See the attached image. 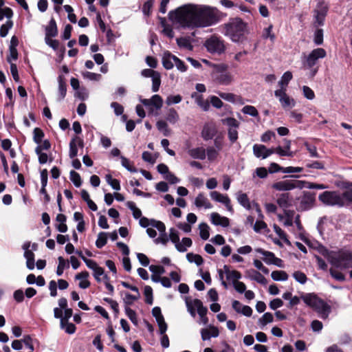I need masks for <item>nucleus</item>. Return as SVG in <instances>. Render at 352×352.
I'll return each instance as SVG.
<instances>
[{"label": "nucleus", "mask_w": 352, "mask_h": 352, "mask_svg": "<svg viewBox=\"0 0 352 352\" xmlns=\"http://www.w3.org/2000/svg\"><path fill=\"white\" fill-rule=\"evenodd\" d=\"M226 16L215 7L195 4L184 5L168 13L173 24L190 29L212 26Z\"/></svg>", "instance_id": "nucleus-1"}, {"label": "nucleus", "mask_w": 352, "mask_h": 352, "mask_svg": "<svg viewBox=\"0 0 352 352\" xmlns=\"http://www.w3.org/2000/svg\"><path fill=\"white\" fill-rule=\"evenodd\" d=\"M223 29L224 35L235 43L242 41L248 33L247 24L238 17L230 19L223 25Z\"/></svg>", "instance_id": "nucleus-2"}, {"label": "nucleus", "mask_w": 352, "mask_h": 352, "mask_svg": "<svg viewBox=\"0 0 352 352\" xmlns=\"http://www.w3.org/2000/svg\"><path fill=\"white\" fill-rule=\"evenodd\" d=\"M324 256L327 261L337 268L348 269L352 267V252L350 250L327 251Z\"/></svg>", "instance_id": "nucleus-3"}, {"label": "nucleus", "mask_w": 352, "mask_h": 352, "mask_svg": "<svg viewBox=\"0 0 352 352\" xmlns=\"http://www.w3.org/2000/svg\"><path fill=\"white\" fill-rule=\"evenodd\" d=\"M211 77L217 83L229 85L234 80L232 74L228 70V65L224 63L211 65Z\"/></svg>", "instance_id": "nucleus-4"}, {"label": "nucleus", "mask_w": 352, "mask_h": 352, "mask_svg": "<svg viewBox=\"0 0 352 352\" xmlns=\"http://www.w3.org/2000/svg\"><path fill=\"white\" fill-rule=\"evenodd\" d=\"M326 56L327 52L324 49L316 48L308 54H304L302 64L305 67L312 69L317 64L318 60L324 58Z\"/></svg>", "instance_id": "nucleus-5"}, {"label": "nucleus", "mask_w": 352, "mask_h": 352, "mask_svg": "<svg viewBox=\"0 0 352 352\" xmlns=\"http://www.w3.org/2000/svg\"><path fill=\"white\" fill-rule=\"evenodd\" d=\"M319 200L328 206H343L341 194L336 191H325L319 195Z\"/></svg>", "instance_id": "nucleus-6"}, {"label": "nucleus", "mask_w": 352, "mask_h": 352, "mask_svg": "<svg viewBox=\"0 0 352 352\" xmlns=\"http://www.w3.org/2000/svg\"><path fill=\"white\" fill-rule=\"evenodd\" d=\"M205 46L209 52L219 54L223 53L226 49L223 41L217 36H212L208 38Z\"/></svg>", "instance_id": "nucleus-7"}, {"label": "nucleus", "mask_w": 352, "mask_h": 352, "mask_svg": "<svg viewBox=\"0 0 352 352\" xmlns=\"http://www.w3.org/2000/svg\"><path fill=\"white\" fill-rule=\"evenodd\" d=\"M301 180H283L272 184V188L279 191H288L295 188L302 189L303 184Z\"/></svg>", "instance_id": "nucleus-8"}, {"label": "nucleus", "mask_w": 352, "mask_h": 352, "mask_svg": "<svg viewBox=\"0 0 352 352\" xmlns=\"http://www.w3.org/2000/svg\"><path fill=\"white\" fill-rule=\"evenodd\" d=\"M140 102L151 113L153 112L154 109H160L163 105L162 98L157 94L153 95L150 99H140Z\"/></svg>", "instance_id": "nucleus-9"}, {"label": "nucleus", "mask_w": 352, "mask_h": 352, "mask_svg": "<svg viewBox=\"0 0 352 352\" xmlns=\"http://www.w3.org/2000/svg\"><path fill=\"white\" fill-rule=\"evenodd\" d=\"M210 197L213 201L223 204L230 212H234V210L231 204V200L228 195L221 194L218 191L214 190L210 192Z\"/></svg>", "instance_id": "nucleus-10"}, {"label": "nucleus", "mask_w": 352, "mask_h": 352, "mask_svg": "<svg viewBox=\"0 0 352 352\" xmlns=\"http://www.w3.org/2000/svg\"><path fill=\"white\" fill-rule=\"evenodd\" d=\"M274 95L278 98L284 109L292 108L295 106V100L286 94V89H278L274 91Z\"/></svg>", "instance_id": "nucleus-11"}, {"label": "nucleus", "mask_w": 352, "mask_h": 352, "mask_svg": "<svg viewBox=\"0 0 352 352\" xmlns=\"http://www.w3.org/2000/svg\"><path fill=\"white\" fill-rule=\"evenodd\" d=\"M255 251L263 256V260L268 265H274L279 267H283V261L275 256L272 252L266 251L262 248H256Z\"/></svg>", "instance_id": "nucleus-12"}, {"label": "nucleus", "mask_w": 352, "mask_h": 352, "mask_svg": "<svg viewBox=\"0 0 352 352\" xmlns=\"http://www.w3.org/2000/svg\"><path fill=\"white\" fill-rule=\"evenodd\" d=\"M140 226L142 228H147L151 226L156 228L158 231H164L165 225L163 222L155 219H148L145 217H142L139 220Z\"/></svg>", "instance_id": "nucleus-13"}, {"label": "nucleus", "mask_w": 352, "mask_h": 352, "mask_svg": "<svg viewBox=\"0 0 352 352\" xmlns=\"http://www.w3.org/2000/svg\"><path fill=\"white\" fill-rule=\"evenodd\" d=\"M328 11V7L324 2H320L315 10L316 22L319 25H322Z\"/></svg>", "instance_id": "nucleus-14"}, {"label": "nucleus", "mask_w": 352, "mask_h": 352, "mask_svg": "<svg viewBox=\"0 0 352 352\" xmlns=\"http://www.w3.org/2000/svg\"><path fill=\"white\" fill-rule=\"evenodd\" d=\"M245 276L251 280H254L261 285H266L267 281L266 278L257 270L250 269L245 271Z\"/></svg>", "instance_id": "nucleus-15"}, {"label": "nucleus", "mask_w": 352, "mask_h": 352, "mask_svg": "<svg viewBox=\"0 0 352 352\" xmlns=\"http://www.w3.org/2000/svg\"><path fill=\"white\" fill-rule=\"evenodd\" d=\"M200 333L204 341L209 340L211 338H217L219 335L218 328L213 325H209L208 328L201 329Z\"/></svg>", "instance_id": "nucleus-16"}, {"label": "nucleus", "mask_w": 352, "mask_h": 352, "mask_svg": "<svg viewBox=\"0 0 352 352\" xmlns=\"http://www.w3.org/2000/svg\"><path fill=\"white\" fill-rule=\"evenodd\" d=\"M314 309L318 312L320 317L322 319L327 318L331 311L330 306L322 300L316 303Z\"/></svg>", "instance_id": "nucleus-17"}, {"label": "nucleus", "mask_w": 352, "mask_h": 352, "mask_svg": "<svg viewBox=\"0 0 352 352\" xmlns=\"http://www.w3.org/2000/svg\"><path fill=\"white\" fill-rule=\"evenodd\" d=\"M315 198L310 192L304 193L300 197V208L302 210H307L311 208L314 203Z\"/></svg>", "instance_id": "nucleus-18"}, {"label": "nucleus", "mask_w": 352, "mask_h": 352, "mask_svg": "<svg viewBox=\"0 0 352 352\" xmlns=\"http://www.w3.org/2000/svg\"><path fill=\"white\" fill-rule=\"evenodd\" d=\"M78 146L82 148L83 141L78 137H75L69 142V157L74 159L78 155Z\"/></svg>", "instance_id": "nucleus-19"}, {"label": "nucleus", "mask_w": 352, "mask_h": 352, "mask_svg": "<svg viewBox=\"0 0 352 352\" xmlns=\"http://www.w3.org/2000/svg\"><path fill=\"white\" fill-rule=\"evenodd\" d=\"M211 223L215 226H221L227 228L230 225V220L228 217H222L217 212H212L210 214Z\"/></svg>", "instance_id": "nucleus-20"}, {"label": "nucleus", "mask_w": 352, "mask_h": 352, "mask_svg": "<svg viewBox=\"0 0 352 352\" xmlns=\"http://www.w3.org/2000/svg\"><path fill=\"white\" fill-rule=\"evenodd\" d=\"M194 204L197 208H200L204 207L206 209H210L212 205L210 204L208 198L202 192H200L195 198Z\"/></svg>", "instance_id": "nucleus-21"}, {"label": "nucleus", "mask_w": 352, "mask_h": 352, "mask_svg": "<svg viewBox=\"0 0 352 352\" xmlns=\"http://www.w3.org/2000/svg\"><path fill=\"white\" fill-rule=\"evenodd\" d=\"M223 270L227 280H230L232 283V285L236 282H239V279L241 278V274L239 271L230 270L228 265H224Z\"/></svg>", "instance_id": "nucleus-22"}, {"label": "nucleus", "mask_w": 352, "mask_h": 352, "mask_svg": "<svg viewBox=\"0 0 352 352\" xmlns=\"http://www.w3.org/2000/svg\"><path fill=\"white\" fill-rule=\"evenodd\" d=\"M45 38H54L58 35V28L56 21L51 19L48 25L45 28Z\"/></svg>", "instance_id": "nucleus-23"}, {"label": "nucleus", "mask_w": 352, "mask_h": 352, "mask_svg": "<svg viewBox=\"0 0 352 352\" xmlns=\"http://www.w3.org/2000/svg\"><path fill=\"white\" fill-rule=\"evenodd\" d=\"M188 153L193 159L204 160L206 157V149L203 147L190 148Z\"/></svg>", "instance_id": "nucleus-24"}, {"label": "nucleus", "mask_w": 352, "mask_h": 352, "mask_svg": "<svg viewBox=\"0 0 352 352\" xmlns=\"http://www.w3.org/2000/svg\"><path fill=\"white\" fill-rule=\"evenodd\" d=\"M216 128L212 124L204 125L201 131V136L204 140H209L213 138L216 134Z\"/></svg>", "instance_id": "nucleus-25"}, {"label": "nucleus", "mask_w": 352, "mask_h": 352, "mask_svg": "<svg viewBox=\"0 0 352 352\" xmlns=\"http://www.w3.org/2000/svg\"><path fill=\"white\" fill-rule=\"evenodd\" d=\"M89 274L87 272H81L75 276V279L79 280L78 286L81 289H87L90 286V282L87 280Z\"/></svg>", "instance_id": "nucleus-26"}, {"label": "nucleus", "mask_w": 352, "mask_h": 352, "mask_svg": "<svg viewBox=\"0 0 352 352\" xmlns=\"http://www.w3.org/2000/svg\"><path fill=\"white\" fill-rule=\"evenodd\" d=\"M175 57L176 56L175 55L171 54L168 52H164L163 57H162L163 66L166 69H171L172 68H173L174 65H175L174 62H175Z\"/></svg>", "instance_id": "nucleus-27"}, {"label": "nucleus", "mask_w": 352, "mask_h": 352, "mask_svg": "<svg viewBox=\"0 0 352 352\" xmlns=\"http://www.w3.org/2000/svg\"><path fill=\"white\" fill-rule=\"evenodd\" d=\"M236 199L239 204L246 210L251 209V204L246 193L238 192L236 193Z\"/></svg>", "instance_id": "nucleus-28"}, {"label": "nucleus", "mask_w": 352, "mask_h": 352, "mask_svg": "<svg viewBox=\"0 0 352 352\" xmlns=\"http://www.w3.org/2000/svg\"><path fill=\"white\" fill-rule=\"evenodd\" d=\"M58 100L60 101L64 99L67 93V86L65 82L64 78L62 75H59L58 77Z\"/></svg>", "instance_id": "nucleus-29"}, {"label": "nucleus", "mask_w": 352, "mask_h": 352, "mask_svg": "<svg viewBox=\"0 0 352 352\" xmlns=\"http://www.w3.org/2000/svg\"><path fill=\"white\" fill-rule=\"evenodd\" d=\"M302 299L304 302L314 309V307L316 305L317 302H319L321 300L316 295L314 294H307L302 296Z\"/></svg>", "instance_id": "nucleus-30"}, {"label": "nucleus", "mask_w": 352, "mask_h": 352, "mask_svg": "<svg viewBox=\"0 0 352 352\" xmlns=\"http://www.w3.org/2000/svg\"><path fill=\"white\" fill-rule=\"evenodd\" d=\"M252 150L256 157L262 159H266L267 157V156H265L267 152L265 145L256 144L253 146Z\"/></svg>", "instance_id": "nucleus-31"}, {"label": "nucleus", "mask_w": 352, "mask_h": 352, "mask_svg": "<svg viewBox=\"0 0 352 352\" xmlns=\"http://www.w3.org/2000/svg\"><path fill=\"white\" fill-rule=\"evenodd\" d=\"M192 244V241L190 238L184 237L182 241L176 244V249L179 252H184L187 251L188 248H190Z\"/></svg>", "instance_id": "nucleus-32"}, {"label": "nucleus", "mask_w": 352, "mask_h": 352, "mask_svg": "<svg viewBox=\"0 0 352 352\" xmlns=\"http://www.w3.org/2000/svg\"><path fill=\"white\" fill-rule=\"evenodd\" d=\"M192 98L195 99L197 104L205 111H208L210 108V104L208 100H204L202 96L198 95L197 93L192 94Z\"/></svg>", "instance_id": "nucleus-33"}, {"label": "nucleus", "mask_w": 352, "mask_h": 352, "mask_svg": "<svg viewBox=\"0 0 352 352\" xmlns=\"http://www.w3.org/2000/svg\"><path fill=\"white\" fill-rule=\"evenodd\" d=\"M277 204L283 208H286L291 205V198L289 193H283L277 199Z\"/></svg>", "instance_id": "nucleus-34"}, {"label": "nucleus", "mask_w": 352, "mask_h": 352, "mask_svg": "<svg viewBox=\"0 0 352 352\" xmlns=\"http://www.w3.org/2000/svg\"><path fill=\"white\" fill-rule=\"evenodd\" d=\"M293 75L291 72L287 71L285 72L280 81L278 82V85L280 86V89H286L289 81L292 79Z\"/></svg>", "instance_id": "nucleus-35"}, {"label": "nucleus", "mask_w": 352, "mask_h": 352, "mask_svg": "<svg viewBox=\"0 0 352 352\" xmlns=\"http://www.w3.org/2000/svg\"><path fill=\"white\" fill-rule=\"evenodd\" d=\"M219 150L217 149L214 146H208L206 149V153L208 161L214 162L216 160L219 155Z\"/></svg>", "instance_id": "nucleus-36"}, {"label": "nucleus", "mask_w": 352, "mask_h": 352, "mask_svg": "<svg viewBox=\"0 0 352 352\" xmlns=\"http://www.w3.org/2000/svg\"><path fill=\"white\" fill-rule=\"evenodd\" d=\"M58 265L56 270V274L58 276L63 275L64 270L65 268L69 267V264L67 261L63 258L62 256H59L58 258Z\"/></svg>", "instance_id": "nucleus-37"}, {"label": "nucleus", "mask_w": 352, "mask_h": 352, "mask_svg": "<svg viewBox=\"0 0 352 352\" xmlns=\"http://www.w3.org/2000/svg\"><path fill=\"white\" fill-rule=\"evenodd\" d=\"M24 257L26 258V265L29 270L34 268V254L32 251H25L24 252Z\"/></svg>", "instance_id": "nucleus-38"}, {"label": "nucleus", "mask_w": 352, "mask_h": 352, "mask_svg": "<svg viewBox=\"0 0 352 352\" xmlns=\"http://www.w3.org/2000/svg\"><path fill=\"white\" fill-rule=\"evenodd\" d=\"M272 279L275 281H285L288 279V275L285 271H273L271 274Z\"/></svg>", "instance_id": "nucleus-39"}, {"label": "nucleus", "mask_w": 352, "mask_h": 352, "mask_svg": "<svg viewBox=\"0 0 352 352\" xmlns=\"http://www.w3.org/2000/svg\"><path fill=\"white\" fill-rule=\"evenodd\" d=\"M293 215L294 212L287 211L285 212V216L279 215V219L283 221L284 226H291L293 224Z\"/></svg>", "instance_id": "nucleus-40"}, {"label": "nucleus", "mask_w": 352, "mask_h": 352, "mask_svg": "<svg viewBox=\"0 0 352 352\" xmlns=\"http://www.w3.org/2000/svg\"><path fill=\"white\" fill-rule=\"evenodd\" d=\"M166 119L170 124H175L179 120V115L175 109L170 108L168 110Z\"/></svg>", "instance_id": "nucleus-41"}, {"label": "nucleus", "mask_w": 352, "mask_h": 352, "mask_svg": "<svg viewBox=\"0 0 352 352\" xmlns=\"http://www.w3.org/2000/svg\"><path fill=\"white\" fill-rule=\"evenodd\" d=\"M199 235L203 240H207L210 236V227L206 223H201L199 226Z\"/></svg>", "instance_id": "nucleus-42"}, {"label": "nucleus", "mask_w": 352, "mask_h": 352, "mask_svg": "<svg viewBox=\"0 0 352 352\" xmlns=\"http://www.w3.org/2000/svg\"><path fill=\"white\" fill-rule=\"evenodd\" d=\"M128 208H129L133 213V217L135 219H140L142 217V211L136 207L135 204L133 201H127L126 204Z\"/></svg>", "instance_id": "nucleus-43"}, {"label": "nucleus", "mask_w": 352, "mask_h": 352, "mask_svg": "<svg viewBox=\"0 0 352 352\" xmlns=\"http://www.w3.org/2000/svg\"><path fill=\"white\" fill-rule=\"evenodd\" d=\"M186 258L188 262L195 263L197 266L201 265L204 263V259L200 255L193 253H188Z\"/></svg>", "instance_id": "nucleus-44"}, {"label": "nucleus", "mask_w": 352, "mask_h": 352, "mask_svg": "<svg viewBox=\"0 0 352 352\" xmlns=\"http://www.w3.org/2000/svg\"><path fill=\"white\" fill-rule=\"evenodd\" d=\"M121 164L123 167H124L126 170H128L131 173H136L138 172V169L134 167L133 163L126 157L124 156L120 157Z\"/></svg>", "instance_id": "nucleus-45"}, {"label": "nucleus", "mask_w": 352, "mask_h": 352, "mask_svg": "<svg viewBox=\"0 0 352 352\" xmlns=\"http://www.w3.org/2000/svg\"><path fill=\"white\" fill-rule=\"evenodd\" d=\"M60 326L68 334H73L76 331V326L73 323L69 322V321H65V322L60 321Z\"/></svg>", "instance_id": "nucleus-46"}, {"label": "nucleus", "mask_w": 352, "mask_h": 352, "mask_svg": "<svg viewBox=\"0 0 352 352\" xmlns=\"http://www.w3.org/2000/svg\"><path fill=\"white\" fill-rule=\"evenodd\" d=\"M105 179L107 184L110 185L113 189L116 190H120V184L118 179H113L110 174L106 175Z\"/></svg>", "instance_id": "nucleus-47"}, {"label": "nucleus", "mask_w": 352, "mask_h": 352, "mask_svg": "<svg viewBox=\"0 0 352 352\" xmlns=\"http://www.w3.org/2000/svg\"><path fill=\"white\" fill-rule=\"evenodd\" d=\"M341 197H342L343 206L352 203V184L346 190L341 194Z\"/></svg>", "instance_id": "nucleus-48"}, {"label": "nucleus", "mask_w": 352, "mask_h": 352, "mask_svg": "<svg viewBox=\"0 0 352 352\" xmlns=\"http://www.w3.org/2000/svg\"><path fill=\"white\" fill-rule=\"evenodd\" d=\"M107 234L105 232H100L96 241V245L98 248H102L107 242Z\"/></svg>", "instance_id": "nucleus-49"}, {"label": "nucleus", "mask_w": 352, "mask_h": 352, "mask_svg": "<svg viewBox=\"0 0 352 352\" xmlns=\"http://www.w3.org/2000/svg\"><path fill=\"white\" fill-rule=\"evenodd\" d=\"M44 133L40 128H35L33 131V140L37 144H40L42 142V140L44 137Z\"/></svg>", "instance_id": "nucleus-50"}, {"label": "nucleus", "mask_w": 352, "mask_h": 352, "mask_svg": "<svg viewBox=\"0 0 352 352\" xmlns=\"http://www.w3.org/2000/svg\"><path fill=\"white\" fill-rule=\"evenodd\" d=\"M157 129L162 132L164 136H168L170 134V130L168 127V124L164 120H159L156 123Z\"/></svg>", "instance_id": "nucleus-51"}, {"label": "nucleus", "mask_w": 352, "mask_h": 352, "mask_svg": "<svg viewBox=\"0 0 352 352\" xmlns=\"http://www.w3.org/2000/svg\"><path fill=\"white\" fill-rule=\"evenodd\" d=\"M69 177L71 181L73 182L76 187H80L82 184V181L80 175L74 171L71 170L69 173Z\"/></svg>", "instance_id": "nucleus-52"}, {"label": "nucleus", "mask_w": 352, "mask_h": 352, "mask_svg": "<svg viewBox=\"0 0 352 352\" xmlns=\"http://www.w3.org/2000/svg\"><path fill=\"white\" fill-rule=\"evenodd\" d=\"M222 123L228 126V129L239 128V122L234 118H227L221 120Z\"/></svg>", "instance_id": "nucleus-53"}, {"label": "nucleus", "mask_w": 352, "mask_h": 352, "mask_svg": "<svg viewBox=\"0 0 352 352\" xmlns=\"http://www.w3.org/2000/svg\"><path fill=\"white\" fill-rule=\"evenodd\" d=\"M13 23L12 21L8 20L5 24H3L0 28V36L5 37L7 36L8 31L12 28Z\"/></svg>", "instance_id": "nucleus-54"}, {"label": "nucleus", "mask_w": 352, "mask_h": 352, "mask_svg": "<svg viewBox=\"0 0 352 352\" xmlns=\"http://www.w3.org/2000/svg\"><path fill=\"white\" fill-rule=\"evenodd\" d=\"M125 314L127 317L130 319V320L135 325L138 324V318L136 316V313L134 310L131 309L129 307H125L124 308Z\"/></svg>", "instance_id": "nucleus-55"}, {"label": "nucleus", "mask_w": 352, "mask_h": 352, "mask_svg": "<svg viewBox=\"0 0 352 352\" xmlns=\"http://www.w3.org/2000/svg\"><path fill=\"white\" fill-rule=\"evenodd\" d=\"M182 100V97L177 94V95H170L167 96L166 99V104L167 105H172L179 103Z\"/></svg>", "instance_id": "nucleus-56"}, {"label": "nucleus", "mask_w": 352, "mask_h": 352, "mask_svg": "<svg viewBox=\"0 0 352 352\" xmlns=\"http://www.w3.org/2000/svg\"><path fill=\"white\" fill-rule=\"evenodd\" d=\"M303 184V188H309V189H318V190H322L327 188V186L322 184H316V183H311V182H307L305 181H302Z\"/></svg>", "instance_id": "nucleus-57"}, {"label": "nucleus", "mask_w": 352, "mask_h": 352, "mask_svg": "<svg viewBox=\"0 0 352 352\" xmlns=\"http://www.w3.org/2000/svg\"><path fill=\"white\" fill-rule=\"evenodd\" d=\"M292 276L300 284H305L307 280L305 274L300 271L294 272Z\"/></svg>", "instance_id": "nucleus-58"}, {"label": "nucleus", "mask_w": 352, "mask_h": 352, "mask_svg": "<svg viewBox=\"0 0 352 352\" xmlns=\"http://www.w3.org/2000/svg\"><path fill=\"white\" fill-rule=\"evenodd\" d=\"M241 111L244 114L250 115L253 117H256L258 115L257 109L251 105L243 107Z\"/></svg>", "instance_id": "nucleus-59"}, {"label": "nucleus", "mask_w": 352, "mask_h": 352, "mask_svg": "<svg viewBox=\"0 0 352 352\" xmlns=\"http://www.w3.org/2000/svg\"><path fill=\"white\" fill-rule=\"evenodd\" d=\"M177 43L180 47L190 50L192 48L190 40L187 38L181 37L177 38Z\"/></svg>", "instance_id": "nucleus-60"}, {"label": "nucleus", "mask_w": 352, "mask_h": 352, "mask_svg": "<svg viewBox=\"0 0 352 352\" xmlns=\"http://www.w3.org/2000/svg\"><path fill=\"white\" fill-rule=\"evenodd\" d=\"M152 79V91L156 92L159 90L161 84V79L160 74H155V76H153Z\"/></svg>", "instance_id": "nucleus-61"}, {"label": "nucleus", "mask_w": 352, "mask_h": 352, "mask_svg": "<svg viewBox=\"0 0 352 352\" xmlns=\"http://www.w3.org/2000/svg\"><path fill=\"white\" fill-rule=\"evenodd\" d=\"M170 240L172 243L175 244L176 247V244L179 243V236L178 234V232L175 228H170L169 230V238L168 240Z\"/></svg>", "instance_id": "nucleus-62"}, {"label": "nucleus", "mask_w": 352, "mask_h": 352, "mask_svg": "<svg viewBox=\"0 0 352 352\" xmlns=\"http://www.w3.org/2000/svg\"><path fill=\"white\" fill-rule=\"evenodd\" d=\"M13 12L10 8L6 7L3 9H0V21H2L4 17L9 20L12 17Z\"/></svg>", "instance_id": "nucleus-63"}, {"label": "nucleus", "mask_w": 352, "mask_h": 352, "mask_svg": "<svg viewBox=\"0 0 352 352\" xmlns=\"http://www.w3.org/2000/svg\"><path fill=\"white\" fill-rule=\"evenodd\" d=\"M51 148V143L48 140H45L42 141L40 144H38L35 148V153H40V151H43V150L47 151Z\"/></svg>", "instance_id": "nucleus-64"}]
</instances>
